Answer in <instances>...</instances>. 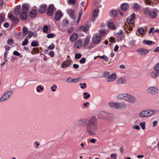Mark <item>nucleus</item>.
<instances>
[{
	"instance_id": "f257e3e1",
	"label": "nucleus",
	"mask_w": 159,
	"mask_h": 159,
	"mask_svg": "<svg viewBox=\"0 0 159 159\" xmlns=\"http://www.w3.org/2000/svg\"><path fill=\"white\" fill-rule=\"evenodd\" d=\"M87 123L86 130L90 135H95L98 130V120L95 116H93L87 120L86 119H82L79 120L78 125L84 126Z\"/></svg>"
},
{
	"instance_id": "f03ea898",
	"label": "nucleus",
	"mask_w": 159,
	"mask_h": 159,
	"mask_svg": "<svg viewBox=\"0 0 159 159\" xmlns=\"http://www.w3.org/2000/svg\"><path fill=\"white\" fill-rule=\"evenodd\" d=\"M136 18L135 13H133L130 17L127 18V22L124 25V30L126 33H129L132 30V26L134 22V19Z\"/></svg>"
},
{
	"instance_id": "7ed1b4c3",
	"label": "nucleus",
	"mask_w": 159,
	"mask_h": 159,
	"mask_svg": "<svg viewBox=\"0 0 159 159\" xmlns=\"http://www.w3.org/2000/svg\"><path fill=\"white\" fill-rule=\"evenodd\" d=\"M144 14L148 15L152 18H155L157 16L159 12L158 10L156 9H151L149 8H145L143 9Z\"/></svg>"
},
{
	"instance_id": "20e7f679",
	"label": "nucleus",
	"mask_w": 159,
	"mask_h": 159,
	"mask_svg": "<svg viewBox=\"0 0 159 159\" xmlns=\"http://www.w3.org/2000/svg\"><path fill=\"white\" fill-rule=\"evenodd\" d=\"M108 105L111 108L119 110H124L127 107V104L124 102H111L108 103Z\"/></svg>"
},
{
	"instance_id": "39448f33",
	"label": "nucleus",
	"mask_w": 159,
	"mask_h": 159,
	"mask_svg": "<svg viewBox=\"0 0 159 159\" xmlns=\"http://www.w3.org/2000/svg\"><path fill=\"white\" fill-rule=\"evenodd\" d=\"M12 91H9L5 92L0 98V102H3L9 99L12 94Z\"/></svg>"
},
{
	"instance_id": "423d86ee",
	"label": "nucleus",
	"mask_w": 159,
	"mask_h": 159,
	"mask_svg": "<svg viewBox=\"0 0 159 159\" xmlns=\"http://www.w3.org/2000/svg\"><path fill=\"white\" fill-rule=\"evenodd\" d=\"M147 91L148 93L154 95L158 92L159 90L157 87L154 86H151L148 88Z\"/></svg>"
},
{
	"instance_id": "0eeeda50",
	"label": "nucleus",
	"mask_w": 159,
	"mask_h": 159,
	"mask_svg": "<svg viewBox=\"0 0 159 159\" xmlns=\"http://www.w3.org/2000/svg\"><path fill=\"white\" fill-rule=\"evenodd\" d=\"M126 82V79L125 76L118 77L116 80V83L118 85H123Z\"/></svg>"
},
{
	"instance_id": "6e6552de",
	"label": "nucleus",
	"mask_w": 159,
	"mask_h": 159,
	"mask_svg": "<svg viewBox=\"0 0 159 159\" xmlns=\"http://www.w3.org/2000/svg\"><path fill=\"white\" fill-rule=\"evenodd\" d=\"M136 52L139 56H145L149 52V51L143 48H140L138 49Z\"/></svg>"
},
{
	"instance_id": "1a4fd4ad",
	"label": "nucleus",
	"mask_w": 159,
	"mask_h": 159,
	"mask_svg": "<svg viewBox=\"0 0 159 159\" xmlns=\"http://www.w3.org/2000/svg\"><path fill=\"white\" fill-rule=\"evenodd\" d=\"M116 75L115 73H112L111 75L106 78V80L108 82H111L115 80L116 78Z\"/></svg>"
},
{
	"instance_id": "9d476101",
	"label": "nucleus",
	"mask_w": 159,
	"mask_h": 159,
	"mask_svg": "<svg viewBox=\"0 0 159 159\" xmlns=\"http://www.w3.org/2000/svg\"><path fill=\"white\" fill-rule=\"evenodd\" d=\"M135 97L133 95L128 94L126 101L130 103H134L136 102Z\"/></svg>"
},
{
	"instance_id": "9b49d317",
	"label": "nucleus",
	"mask_w": 159,
	"mask_h": 159,
	"mask_svg": "<svg viewBox=\"0 0 159 159\" xmlns=\"http://www.w3.org/2000/svg\"><path fill=\"white\" fill-rule=\"evenodd\" d=\"M66 11L70 18L73 20H75L76 17L75 11L72 9H68Z\"/></svg>"
},
{
	"instance_id": "f8f14e48",
	"label": "nucleus",
	"mask_w": 159,
	"mask_h": 159,
	"mask_svg": "<svg viewBox=\"0 0 159 159\" xmlns=\"http://www.w3.org/2000/svg\"><path fill=\"white\" fill-rule=\"evenodd\" d=\"M54 8V6L53 4H51L49 5L47 11V13L48 15L51 16L53 14Z\"/></svg>"
},
{
	"instance_id": "ddd939ff",
	"label": "nucleus",
	"mask_w": 159,
	"mask_h": 159,
	"mask_svg": "<svg viewBox=\"0 0 159 159\" xmlns=\"http://www.w3.org/2000/svg\"><path fill=\"white\" fill-rule=\"evenodd\" d=\"M8 17L9 19L12 21L13 23L16 24L18 22V18L14 16L12 14H9Z\"/></svg>"
},
{
	"instance_id": "4468645a",
	"label": "nucleus",
	"mask_w": 159,
	"mask_h": 159,
	"mask_svg": "<svg viewBox=\"0 0 159 159\" xmlns=\"http://www.w3.org/2000/svg\"><path fill=\"white\" fill-rule=\"evenodd\" d=\"M101 39V38L97 34L94 35L92 39V41L94 44L98 43Z\"/></svg>"
},
{
	"instance_id": "2eb2a0df",
	"label": "nucleus",
	"mask_w": 159,
	"mask_h": 159,
	"mask_svg": "<svg viewBox=\"0 0 159 159\" xmlns=\"http://www.w3.org/2000/svg\"><path fill=\"white\" fill-rule=\"evenodd\" d=\"M71 64V61L69 60H66L64 61L61 65V66L62 68H66L70 65Z\"/></svg>"
},
{
	"instance_id": "dca6fc26",
	"label": "nucleus",
	"mask_w": 159,
	"mask_h": 159,
	"mask_svg": "<svg viewBox=\"0 0 159 159\" xmlns=\"http://www.w3.org/2000/svg\"><path fill=\"white\" fill-rule=\"evenodd\" d=\"M146 110L148 118L154 115L156 112L154 110L146 109Z\"/></svg>"
},
{
	"instance_id": "f3484780",
	"label": "nucleus",
	"mask_w": 159,
	"mask_h": 159,
	"mask_svg": "<svg viewBox=\"0 0 159 159\" xmlns=\"http://www.w3.org/2000/svg\"><path fill=\"white\" fill-rule=\"evenodd\" d=\"M147 4L150 5H153L157 4L159 2V0H146Z\"/></svg>"
},
{
	"instance_id": "a211bd4d",
	"label": "nucleus",
	"mask_w": 159,
	"mask_h": 159,
	"mask_svg": "<svg viewBox=\"0 0 159 159\" xmlns=\"http://www.w3.org/2000/svg\"><path fill=\"white\" fill-rule=\"evenodd\" d=\"M47 6L46 4L40 6L39 11L40 13H43L45 12Z\"/></svg>"
},
{
	"instance_id": "6ab92c4d",
	"label": "nucleus",
	"mask_w": 159,
	"mask_h": 159,
	"mask_svg": "<svg viewBox=\"0 0 159 159\" xmlns=\"http://www.w3.org/2000/svg\"><path fill=\"white\" fill-rule=\"evenodd\" d=\"M146 113V110H143L141 111L139 114V117L140 118H148Z\"/></svg>"
},
{
	"instance_id": "aec40b11",
	"label": "nucleus",
	"mask_w": 159,
	"mask_h": 159,
	"mask_svg": "<svg viewBox=\"0 0 159 159\" xmlns=\"http://www.w3.org/2000/svg\"><path fill=\"white\" fill-rule=\"evenodd\" d=\"M27 13L22 12L20 14V17L22 20H26L27 17Z\"/></svg>"
},
{
	"instance_id": "412c9836",
	"label": "nucleus",
	"mask_w": 159,
	"mask_h": 159,
	"mask_svg": "<svg viewBox=\"0 0 159 159\" xmlns=\"http://www.w3.org/2000/svg\"><path fill=\"white\" fill-rule=\"evenodd\" d=\"M99 13V10H95L94 11L93 13V18H92V20L93 22L95 19L94 18L97 17L98 14Z\"/></svg>"
},
{
	"instance_id": "4be33fe9",
	"label": "nucleus",
	"mask_w": 159,
	"mask_h": 159,
	"mask_svg": "<svg viewBox=\"0 0 159 159\" xmlns=\"http://www.w3.org/2000/svg\"><path fill=\"white\" fill-rule=\"evenodd\" d=\"M37 14V11L35 10H31L29 12V16L32 18H34L36 16Z\"/></svg>"
},
{
	"instance_id": "5701e85b",
	"label": "nucleus",
	"mask_w": 159,
	"mask_h": 159,
	"mask_svg": "<svg viewBox=\"0 0 159 159\" xmlns=\"http://www.w3.org/2000/svg\"><path fill=\"white\" fill-rule=\"evenodd\" d=\"M129 5L128 3H125L122 4L121 5V8L123 11H126L129 8Z\"/></svg>"
},
{
	"instance_id": "b1692460",
	"label": "nucleus",
	"mask_w": 159,
	"mask_h": 159,
	"mask_svg": "<svg viewBox=\"0 0 159 159\" xmlns=\"http://www.w3.org/2000/svg\"><path fill=\"white\" fill-rule=\"evenodd\" d=\"M78 38V35L76 33H74L72 34L70 38V39L71 42H74Z\"/></svg>"
},
{
	"instance_id": "393cba45",
	"label": "nucleus",
	"mask_w": 159,
	"mask_h": 159,
	"mask_svg": "<svg viewBox=\"0 0 159 159\" xmlns=\"http://www.w3.org/2000/svg\"><path fill=\"white\" fill-rule=\"evenodd\" d=\"M82 45V42L81 40L76 41L74 44V47L76 49L80 48Z\"/></svg>"
},
{
	"instance_id": "a878e982",
	"label": "nucleus",
	"mask_w": 159,
	"mask_h": 159,
	"mask_svg": "<svg viewBox=\"0 0 159 159\" xmlns=\"http://www.w3.org/2000/svg\"><path fill=\"white\" fill-rule=\"evenodd\" d=\"M62 16V14L61 12L60 11H58L56 13L55 19L57 21L58 20L60 19Z\"/></svg>"
},
{
	"instance_id": "bb28decb",
	"label": "nucleus",
	"mask_w": 159,
	"mask_h": 159,
	"mask_svg": "<svg viewBox=\"0 0 159 159\" xmlns=\"http://www.w3.org/2000/svg\"><path fill=\"white\" fill-rule=\"evenodd\" d=\"M107 26L108 28L112 30H115L116 29V26L114 25V23L112 22H108Z\"/></svg>"
},
{
	"instance_id": "cd10ccee",
	"label": "nucleus",
	"mask_w": 159,
	"mask_h": 159,
	"mask_svg": "<svg viewBox=\"0 0 159 159\" xmlns=\"http://www.w3.org/2000/svg\"><path fill=\"white\" fill-rule=\"evenodd\" d=\"M22 12L27 13L29 10L28 5L26 4H23L22 5Z\"/></svg>"
},
{
	"instance_id": "c85d7f7f",
	"label": "nucleus",
	"mask_w": 159,
	"mask_h": 159,
	"mask_svg": "<svg viewBox=\"0 0 159 159\" xmlns=\"http://www.w3.org/2000/svg\"><path fill=\"white\" fill-rule=\"evenodd\" d=\"M107 114V113L104 111H100L98 113V116L100 118H103Z\"/></svg>"
},
{
	"instance_id": "c756f323",
	"label": "nucleus",
	"mask_w": 159,
	"mask_h": 159,
	"mask_svg": "<svg viewBox=\"0 0 159 159\" xmlns=\"http://www.w3.org/2000/svg\"><path fill=\"white\" fill-rule=\"evenodd\" d=\"M150 75L152 78H156L159 76V72L157 71H153L151 73Z\"/></svg>"
},
{
	"instance_id": "7c9ffc66",
	"label": "nucleus",
	"mask_w": 159,
	"mask_h": 159,
	"mask_svg": "<svg viewBox=\"0 0 159 159\" xmlns=\"http://www.w3.org/2000/svg\"><path fill=\"white\" fill-rule=\"evenodd\" d=\"M143 43V44H146L147 45H151L155 43V42L152 41L146 40H144Z\"/></svg>"
},
{
	"instance_id": "2f4dec72",
	"label": "nucleus",
	"mask_w": 159,
	"mask_h": 159,
	"mask_svg": "<svg viewBox=\"0 0 159 159\" xmlns=\"http://www.w3.org/2000/svg\"><path fill=\"white\" fill-rule=\"evenodd\" d=\"M20 6H18L16 7L14 10V13L15 14H19L20 13Z\"/></svg>"
},
{
	"instance_id": "473e14b6",
	"label": "nucleus",
	"mask_w": 159,
	"mask_h": 159,
	"mask_svg": "<svg viewBox=\"0 0 159 159\" xmlns=\"http://www.w3.org/2000/svg\"><path fill=\"white\" fill-rule=\"evenodd\" d=\"M5 14L2 13L0 14V25L5 20Z\"/></svg>"
},
{
	"instance_id": "72a5a7b5",
	"label": "nucleus",
	"mask_w": 159,
	"mask_h": 159,
	"mask_svg": "<svg viewBox=\"0 0 159 159\" xmlns=\"http://www.w3.org/2000/svg\"><path fill=\"white\" fill-rule=\"evenodd\" d=\"M89 38L88 37H86L84 40L83 45L84 46H87L89 44Z\"/></svg>"
},
{
	"instance_id": "f704fd0d",
	"label": "nucleus",
	"mask_w": 159,
	"mask_h": 159,
	"mask_svg": "<svg viewBox=\"0 0 159 159\" xmlns=\"http://www.w3.org/2000/svg\"><path fill=\"white\" fill-rule=\"evenodd\" d=\"M99 35H98L100 37H103L105 34L106 32L104 30H99Z\"/></svg>"
},
{
	"instance_id": "c9c22d12",
	"label": "nucleus",
	"mask_w": 159,
	"mask_h": 159,
	"mask_svg": "<svg viewBox=\"0 0 159 159\" xmlns=\"http://www.w3.org/2000/svg\"><path fill=\"white\" fill-rule=\"evenodd\" d=\"M124 93H119L117 95V98L119 100H123Z\"/></svg>"
},
{
	"instance_id": "e433bc0d",
	"label": "nucleus",
	"mask_w": 159,
	"mask_h": 159,
	"mask_svg": "<svg viewBox=\"0 0 159 159\" xmlns=\"http://www.w3.org/2000/svg\"><path fill=\"white\" fill-rule=\"evenodd\" d=\"M133 8L136 10H139L140 8V6L138 3H134L133 6Z\"/></svg>"
},
{
	"instance_id": "4c0bfd02",
	"label": "nucleus",
	"mask_w": 159,
	"mask_h": 159,
	"mask_svg": "<svg viewBox=\"0 0 159 159\" xmlns=\"http://www.w3.org/2000/svg\"><path fill=\"white\" fill-rule=\"evenodd\" d=\"M138 31L139 34L141 35H142L145 34V31L144 29L142 28H140L138 29Z\"/></svg>"
},
{
	"instance_id": "58836bf2",
	"label": "nucleus",
	"mask_w": 159,
	"mask_h": 159,
	"mask_svg": "<svg viewBox=\"0 0 159 159\" xmlns=\"http://www.w3.org/2000/svg\"><path fill=\"white\" fill-rule=\"evenodd\" d=\"M28 32V28L25 27H24L23 30V33L24 36H25L27 34Z\"/></svg>"
},
{
	"instance_id": "ea45409f",
	"label": "nucleus",
	"mask_w": 159,
	"mask_h": 159,
	"mask_svg": "<svg viewBox=\"0 0 159 159\" xmlns=\"http://www.w3.org/2000/svg\"><path fill=\"white\" fill-rule=\"evenodd\" d=\"M117 15V12L116 10H113L110 12V16L112 17L116 16Z\"/></svg>"
},
{
	"instance_id": "a19ab883",
	"label": "nucleus",
	"mask_w": 159,
	"mask_h": 159,
	"mask_svg": "<svg viewBox=\"0 0 159 159\" xmlns=\"http://www.w3.org/2000/svg\"><path fill=\"white\" fill-rule=\"evenodd\" d=\"M31 46L32 47H37L39 46L38 42L36 41H33L31 43Z\"/></svg>"
},
{
	"instance_id": "79ce46f5",
	"label": "nucleus",
	"mask_w": 159,
	"mask_h": 159,
	"mask_svg": "<svg viewBox=\"0 0 159 159\" xmlns=\"http://www.w3.org/2000/svg\"><path fill=\"white\" fill-rule=\"evenodd\" d=\"M98 57L100 58H101L102 59H104L106 61H107L109 60V58L105 55H103V56H98Z\"/></svg>"
},
{
	"instance_id": "37998d69",
	"label": "nucleus",
	"mask_w": 159,
	"mask_h": 159,
	"mask_svg": "<svg viewBox=\"0 0 159 159\" xmlns=\"http://www.w3.org/2000/svg\"><path fill=\"white\" fill-rule=\"evenodd\" d=\"M139 125L143 130H144L145 128V122L144 121L141 122L139 123Z\"/></svg>"
},
{
	"instance_id": "c03bdc74",
	"label": "nucleus",
	"mask_w": 159,
	"mask_h": 159,
	"mask_svg": "<svg viewBox=\"0 0 159 159\" xmlns=\"http://www.w3.org/2000/svg\"><path fill=\"white\" fill-rule=\"evenodd\" d=\"M62 23L64 26L67 27L68 25L69 22L66 19L64 20Z\"/></svg>"
},
{
	"instance_id": "a18cd8bd",
	"label": "nucleus",
	"mask_w": 159,
	"mask_h": 159,
	"mask_svg": "<svg viewBox=\"0 0 159 159\" xmlns=\"http://www.w3.org/2000/svg\"><path fill=\"white\" fill-rule=\"evenodd\" d=\"M83 95L85 96L84 97V99H87L90 96V95L86 92L84 93H83Z\"/></svg>"
},
{
	"instance_id": "49530a36",
	"label": "nucleus",
	"mask_w": 159,
	"mask_h": 159,
	"mask_svg": "<svg viewBox=\"0 0 159 159\" xmlns=\"http://www.w3.org/2000/svg\"><path fill=\"white\" fill-rule=\"evenodd\" d=\"M29 43L28 39L27 38L25 39L24 40L22 43V45L25 46L27 45Z\"/></svg>"
},
{
	"instance_id": "de8ad7c7",
	"label": "nucleus",
	"mask_w": 159,
	"mask_h": 159,
	"mask_svg": "<svg viewBox=\"0 0 159 159\" xmlns=\"http://www.w3.org/2000/svg\"><path fill=\"white\" fill-rule=\"evenodd\" d=\"M34 33L31 31H29L28 33V35L26 37V38H28L30 39L34 35Z\"/></svg>"
},
{
	"instance_id": "09e8293b",
	"label": "nucleus",
	"mask_w": 159,
	"mask_h": 159,
	"mask_svg": "<svg viewBox=\"0 0 159 159\" xmlns=\"http://www.w3.org/2000/svg\"><path fill=\"white\" fill-rule=\"evenodd\" d=\"M43 89V88L40 85L36 87L37 91L38 93L40 92V90L42 91Z\"/></svg>"
},
{
	"instance_id": "8fccbe9b",
	"label": "nucleus",
	"mask_w": 159,
	"mask_h": 159,
	"mask_svg": "<svg viewBox=\"0 0 159 159\" xmlns=\"http://www.w3.org/2000/svg\"><path fill=\"white\" fill-rule=\"evenodd\" d=\"M80 30L85 32L87 30V28L85 26L82 25L80 27Z\"/></svg>"
},
{
	"instance_id": "3c124183",
	"label": "nucleus",
	"mask_w": 159,
	"mask_h": 159,
	"mask_svg": "<svg viewBox=\"0 0 159 159\" xmlns=\"http://www.w3.org/2000/svg\"><path fill=\"white\" fill-rule=\"evenodd\" d=\"M13 40L12 39H9L7 41V43L10 45H12L13 43Z\"/></svg>"
},
{
	"instance_id": "603ef678",
	"label": "nucleus",
	"mask_w": 159,
	"mask_h": 159,
	"mask_svg": "<svg viewBox=\"0 0 159 159\" xmlns=\"http://www.w3.org/2000/svg\"><path fill=\"white\" fill-rule=\"evenodd\" d=\"M74 29L73 27H70L67 29V32L69 34H70L73 31Z\"/></svg>"
},
{
	"instance_id": "864d4df0",
	"label": "nucleus",
	"mask_w": 159,
	"mask_h": 159,
	"mask_svg": "<svg viewBox=\"0 0 159 159\" xmlns=\"http://www.w3.org/2000/svg\"><path fill=\"white\" fill-rule=\"evenodd\" d=\"M110 75V72L107 71H105L103 74V77H107Z\"/></svg>"
},
{
	"instance_id": "5fc2aeb1",
	"label": "nucleus",
	"mask_w": 159,
	"mask_h": 159,
	"mask_svg": "<svg viewBox=\"0 0 159 159\" xmlns=\"http://www.w3.org/2000/svg\"><path fill=\"white\" fill-rule=\"evenodd\" d=\"M57 88V86L56 84H54L53 86L51 87V91L52 92H55L56 91V89Z\"/></svg>"
},
{
	"instance_id": "6e6d98bb",
	"label": "nucleus",
	"mask_w": 159,
	"mask_h": 159,
	"mask_svg": "<svg viewBox=\"0 0 159 159\" xmlns=\"http://www.w3.org/2000/svg\"><path fill=\"white\" fill-rule=\"evenodd\" d=\"M55 47L54 44H52L48 47V49L49 50H52Z\"/></svg>"
},
{
	"instance_id": "4d7b16f0",
	"label": "nucleus",
	"mask_w": 159,
	"mask_h": 159,
	"mask_svg": "<svg viewBox=\"0 0 159 159\" xmlns=\"http://www.w3.org/2000/svg\"><path fill=\"white\" fill-rule=\"evenodd\" d=\"M47 36L48 38H52L55 36V34L53 33H50L47 34Z\"/></svg>"
},
{
	"instance_id": "13d9d810",
	"label": "nucleus",
	"mask_w": 159,
	"mask_h": 159,
	"mask_svg": "<svg viewBox=\"0 0 159 159\" xmlns=\"http://www.w3.org/2000/svg\"><path fill=\"white\" fill-rule=\"evenodd\" d=\"M86 61V59L84 57L82 58L80 60H79V62L80 64H84Z\"/></svg>"
},
{
	"instance_id": "bf43d9fd",
	"label": "nucleus",
	"mask_w": 159,
	"mask_h": 159,
	"mask_svg": "<svg viewBox=\"0 0 159 159\" xmlns=\"http://www.w3.org/2000/svg\"><path fill=\"white\" fill-rule=\"evenodd\" d=\"M81 56V54L80 53L76 54L75 56V58L76 59H79L80 58Z\"/></svg>"
},
{
	"instance_id": "052dcab7",
	"label": "nucleus",
	"mask_w": 159,
	"mask_h": 159,
	"mask_svg": "<svg viewBox=\"0 0 159 159\" xmlns=\"http://www.w3.org/2000/svg\"><path fill=\"white\" fill-rule=\"evenodd\" d=\"M135 42V41L134 40H133L129 42L128 43L129 45L133 46L134 45V43Z\"/></svg>"
},
{
	"instance_id": "680f3d73",
	"label": "nucleus",
	"mask_w": 159,
	"mask_h": 159,
	"mask_svg": "<svg viewBox=\"0 0 159 159\" xmlns=\"http://www.w3.org/2000/svg\"><path fill=\"white\" fill-rule=\"evenodd\" d=\"M80 85L81 86L80 88L82 89H84L86 88V84L85 83H84L83 84L81 83L80 84Z\"/></svg>"
},
{
	"instance_id": "e2e57ef3",
	"label": "nucleus",
	"mask_w": 159,
	"mask_h": 159,
	"mask_svg": "<svg viewBox=\"0 0 159 159\" xmlns=\"http://www.w3.org/2000/svg\"><path fill=\"white\" fill-rule=\"evenodd\" d=\"M154 69L156 71H159V63L155 65Z\"/></svg>"
},
{
	"instance_id": "0e129e2a",
	"label": "nucleus",
	"mask_w": 159,
	"mask_h": 159,
	"mask_svg": "<svg viewBox=\"0 0 159 159\" xmlns=\"http://www.w3.org/2000/svg\"><path fill=\"white\" fill-rule=\"evenodd\" d=\"M128 93H124L123 98V100H125L126 101V99H127Z\"/></svg>"
},
{
	"instance_id": "69168bd1",
	"label": "nucleus",
	"mask_w": 159,
	"mask_h": 159,
	"mask_svg": "<svg viewBox=\"0 0 159 159\" xmlns=\"http://www.w3.org/2000/svg\"><path fill=\"white\" fill-rule=\"evenodd\" d=\"M48 30V27L47 25H44L43 26V32H46Z\"/></svg>"
},
{
	"instance_id": "338daca9",
	"label": "nucleus",
	"mask_w": 159,
	"mask_h": 159,
	"mask_svg": "<svg viewBox=\"0 0 159 159\" xmlns=\"http://www.w3.org/2000/svg\"><path fill=\"white\" fill-rule=\"evenodd\" d=\"M117 156V155L116 153H112L111 155V157L114 159H116Z\"/></svg>"
},
{
	"instance_id": "774afa93",
	"label": "nucleus",
	"mask_w": 159,
	"mask_h": 159,
	"mask_svg": "<svg viewBox=\"0 0 159 159\" xmlns=\"http://www.w3.org/2000/svg\"><path fill=\"white\" fill-rule=\"evenodd\" d=\"M72 80L71 77H69L66 79V81L68 83H72Z\"/></svg>"
}]
</instances>
